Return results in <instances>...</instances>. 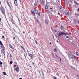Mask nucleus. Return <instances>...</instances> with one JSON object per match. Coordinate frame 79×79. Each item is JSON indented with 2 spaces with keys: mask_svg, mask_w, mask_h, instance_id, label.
<instances>
[{
  "mask_svg": "<svg viewBox=\"0 0 79 79\" xmlns=\"http://www.w3.org/2000/svg\"><path fill=\"white\" fill-rule=\"evenodd\" d=\"M57 42H58H58H59V41L58 40H57Z\"/></svg>",
  "mask_w": 79,
  "mask_h": 79,
  "instance_id": "55",
  "label": "nucleus"
},
{
  "mask_svg": "<svg viewBox=\"0 0 79 79\" xmlns=\"http://www.w3.org/2000/svg\"><path fill=\"white\" fill-rule=\"evenodd\" d=\"M68 55L69 56L70 58H73V55L71 53H69Z\"/></svg>",
  "mask_w": 79,
  "mask_h": 79,
  "instance_id": "3",
  "label": "nucleus"
},
{
  "mask_svg": "<svg viewBox=\"0 0 79 79\" xmlns=\"http://www.w3.org/2000/svg\"><path fill=\"white\" fill-rule=\"evenodd\" d=\"M2 53L3 54H4L5 56V50H2Z\"/></svg>",
  "mask_w": 79,
  "mask_h": 79,
  "instance_id": "12",
  "label": "nucleus"
},
{
  "mask_svg": "<svg viewBox=\"0 0 79 79\" xmlns=\"http://www.w3.org/2000/svg\"><path fill=\"white\" fill-rule=\"evenodd\" d=\"M35 20L37 23H39V20H38V19H35Z\"/></svg>",
  "mask_w": 79,
  "mask_h": 79,
  "instance_id": "24",
  "label": "nucleus"
},
{
  "mask_svg": "<svg viewBox=\"0 0 79 79\" xmlns=\"http://www.w3.org/2000/svg\"><path fill=\"white\" fill-rule=\"evenodd\" d=\"M52 55H53V53H52Z\"/></svg>",
  "mask_w": 79,
  "mask_h": 79,
  "instance_id": "62",
  "label": "nucleus"
},
{
  "mask_svg": "<svg viewBox=\"0 0 79 79\" xmlns=\"http://www.w3.org/2000/svg\"><path fill=\"white\" fill-rule=\"evenodd\" d=\"M70 1L71 2H73V0H70Z\"/></svg>",
  "mask_w": 79,
  "mask_h": 79,
  "instance_id": "39",
  "label": "nucleus"
},
{
  "mask_svg": "<svg viewBox=\"0 0 79 79\" xmlns=\"http://www.w3.org/2000/svg\"><path fill=\"white\" fill-rule=\"evenodd\" d=\"M53 79H57V78H56V77H53Z\"/></svg>",
  "mask_w": 79,
  "mask_h": 79,
  "instance_id": "33",
  "label": "nucleus"
},
{
  "mask_svg": "<svg viewBox=\"0 0 79 79\" xmlns=\"http://www.w3.org/2000/svg\"><path fill=\"white\" fill-rule=\"evenodd\" d=\"M77 11H79V8H78V10H77Z\"/></svg>",
  "mask_w": 79,
  "mask_h": 79,
  "instance_id": "51",
  "label": "nucleus"
},
{
  "mask_svg": "<svg viewBox=\"0 0 79 79\" xmlns=\"http://www.w3.org/2000/svg\"><path fill=\"white\" fill-rule=\"evenodd\" d=\"M65 14L66 15H69V13L68 12H66Z\"/></svg>",
  "mask_w": 79,
  "mask_h": 79,
  "instance_id": "22",
  "label": "nucleus"
},
{
  "mask_svg": "<svg viewBox=\"0 0 79 79\" xmlns=\"http://www.w3.org/2000/svg\"><path fill=\"white\" fill-rule=\"evenodd\" d=\"M15 2H17V0H15Z\"/></svg>",
  "mask_w": 79,
  "mask_h": 79,
  "instance_id": "48",
  "label": "nucleus"
},
{
  "mask_svg": "<svg viewBox=\"0 0 79 79\" xmlns=\"http://www.w3.org/2000/svg\"><path fill=\"white\" fill-rule=\"evenodd\" d=\"M7 4H8V6H9L10 8H11V6L10 5V4L9 3Z\"/></svg>",
  "mask_w": 79,
  "mask_h": 79,
  "instance_id": "29",
  "label": "nucleus"
},
{
  "mask_svg": "<svg viewBox=\"0 0 79 79\" xmlns=\"http://www.w3.org/2000/svg\"><path fill=\"white\" fill-rule=\"evenodd\" d=\"M48 5L46 4L45 6V9L46 10H48Z\"/></svg>",
  "mask_w": 79,
  "mask_h": 79,
  "instance_id": "11",
  "label": "nucleus"
},
{
  "mask_svg": "<svg viewBox=\"0 0 79 79\" xmlns=\"http://www.w3.org/2000/svg\"><path fill=\"white\" fill-rule=\"evenodd\" d=\"M1 48H2V50H4L5 49V47H4V46H1Z\"/></svg>",
  "mask_w": 79,
  "mask_h": 79,
  "instance_id": "20",
  "label": "nucleus"
},
{
  "mask_svg": "<svg viewBox=\"0 0 79 79\" xmlns=\"http://www.w3.org/2000/svg\"><path fill=\"white\" fill-rule=\"evenodd\" d=\"M14 3L15 5H16V6H18V3H17V2H15V1H14Z\"/></svg>",
  "mask_w": 79,
  "mask_h": 79,
  "instance_id": "18",
  "label": "nucleus"
},
{
  "mask_svg": "<svg viewBox=\"0 0 79 79\" xmlns=\"http://www.w3.org/2000/svg\"><path fill=\"white\" fill-rule=\"evenodd\" d=\"M60 61H61V59H60Z\"/></svg>",
  "mask_w": 79,
  "mask_h": 79,
  "instance_id": "52",
  "label": "nucleus"
},
{
  "mask_svg": "<svg viewBox=\"0 0 79 79\" xmlns=\"http://www.w3.org/2000/svg\"><path fill=\"white\" fill-rule=\"evenodd\" d=\"M20 2H22V1L21 0H19Z\"/></svg>",
  "mask_w": 79,
  "mask_h": 79,
  "instance_id": "53",
  "label": "nucleus"
},
{
  "mask_svg": "<svg viewBox=\"0 0 79 79\" xmlns=\"http://www.w3.org/2000/svg\"><path fill=\"white\" fill-rule=\"evenodd\" d=\"M63 11V8L62 6L60 7V11Z\"/></svg>",
  "mask_w": 79,
  "mask_h": 79,
  "instance_id": "4",
  "label": "nucleus"
},
{
  "mask_svg": "<svg viewBox=\"0 0 79 79\" xmlns=\"http://www.w3.org/2000/svg\"><path fill=\"white\" fill-rule=\"evenodd\" d=\"M29 56L31 57V59H33L32 58H33V57L32 56H33V55L31 54H29Z\"/></svg>",
  "mask_w": 79,
  "mask_h": 79,
  "instance_id": "6",
  "label": "nucleus"
},
{
  "mask_svg": "<svg viewBox=\"0 0 79 79\" xmlns=\"http://www.w3.org/2000/svg\"><path fill=\"white\" fill-rule=\"evenodd\" d=\"M2 38H5V36L4 35L2 36Z\"/></svg>",
  "mask_w": 79,
  "mask_h": 79,
  "instance_id": "37",
  "label": "nucleus"
},
{
  "mask_svg": "<svg viewBox=\"0 0 79 79\" xmlns=\"http://www.w3.org/2000/svg\"><path fill=\"white\" fill-rule=\"evenodd\" d=\"M60 28L61 30H63L64 29V27L62 25H61L60 27Z\"/></svg>",
  "mask_w": 79,
  "mask_h": 79,
  "instance_id": "5",
  "label": "nucleus"
},
{
  "mask_svg": "<svg viewBox=\"0 0 79 79\" xmlns=\"http://www.w3.org/2000/svg\"><path fill=\"white\" fill-rule=\"evenodd\" d=\"M78 23L79 24V20L78 21Z\"/></svg>",
  "mask_w": 79,
  "mask_h": 79,
  "instance_id": "64",
  "label": "nucleus"
},
{
  "mask_svg": "<svg viewBox=\"0 0 79 79\" xmlns=\"http://www.w3.org/2000/svg\"><path fill=\"white\" fill-rule=\"evenodd\" d=\"M30 68H32V67L31 66H30Z\"/></svg>",
  "mask_w": 79,
  "mask_h": 79,
  "instance_id": "61",
  "label": "nucleus"
},
{
  "mask_svg": "<svg viewBox=\"0 0 79 79\" xmlns=\"http://www.w3.org/2000/svg\"><path fill=\"white\" fill-rule=\"evenodd\" d=\"M16 65H14V67H16Z\"/></svg>",
  "mask_w": 79,
  "mask_h": 79,
  "instance_id": "40",
  "label": "nucleus"
},
{
  "mask_svg": "<svg viewBox=\"0 0 79 79\" xmlns=\"http://www.w3.org/2000/svg\"><path fill=\"white\" fill-rule=\"evenodd\" d=\"M23 34H25V32L24 31H23Z\"/></svg>",
  "mask_w": 79,
  "mask_h": 79,
  "instance_id": "50",
  "label": "nucleus"
},
{
  "mask_svg": "<svg viewBox=\"0 0 79 79\" xmlns=\"http://www.w3.org/2000/svg\"><path fill=\"white\" fill-rule=\"evenodd\" d=\"M12 63H13V61H11L10 62V64H12Z\"/></svg>",
  "mask_w": 79,
  "mask_h": 79,
  "instance_id": "31",
  "label": "nucleus"
},
{
  "mask_svg": "<svg viewBox=\"0 0 79 79\" xmlns=\"http://www.w3.org/2000/svg\"><path fill=\"white\" fill-rule=\"evenodd\" d=\"M31 13L33 15H34V16H35V13H34V11L31 10Z\"/></svg>",
  "mask_w": 79,
  "mask_h": 79,
  "instance_id": "15",
  "label": "nucleus"
},
{
  "mask_svg": "<svg viewBox=\"0 0 79 79\" xmlns=\"http://www.w3.org/2000/svg\"><path fill=\"white\" fill-rule=\"evenodd\" d=\"M34 11L36 14H37V13H38V10L37 9H35Z\"/></svg>",
  "mask_w": 79,
  "mask_h": 79,
  "instance_id": "9",
  "label": "nucleus"
},
{
  "mask_svg": "<svg viewBox=\"0 0 79 79\" xmlns=\"http://www.w3.org/2000/svg\"><path fill=\"white\" fill-rule=\"evenodd\" d=\"M27 52H28V53H29V51H28V50H27Z\"/></svg>",
  "mask_w": 79,
  "mask_h": 79,
  "instance_id": "60",
  "label": "nucleus"
},
{
  "mask_svg": "<svg viewBox=\"0 0 79 79\" xmlns=\"http://www.w3.org/2000/svg\"><path fill=\"white\" fill-rule=\"evenodd\" d=\"M1 21H2V19H1L0 18V22H1Z\"/></svg>",
  "mask_w": 79,
  "mask_h": 79,
  "instance_id": "43",
  "label": "nucleus"
},
{
  "mask_svg": "<svg viewBox=\"0 0 79 79\" xmlns=\"http://www.w3.org/2000/svg\"><path fill=\"white\" fill-rule=\"evenodd\" d=\"M74 3L75 4V5H79V3H77L76 1H74Z\"/></svg>",
  "mask_w": 79,
  "mask_h": 79,
  "instance_id": "13",
  "label": "nucleus"
},
{
  "mask_svg": "<svg viewBox=\"0 0 79 79\" xmlns=\"http://www.w3.org/2000/svg\"><path fill=\"white\" fill-rule=\"evenodd\" d=\"M74 70H75V71H76L77 69L76 68L74 67L73 66L71 67Z\"/></svg>",
  "mask_w": 79,
  "mask_h": 79,
  "instance_id": "19",
  "label": "nucleus"
},
{
  "mask_svg": "<svg viewBox=\"0 0 79 79\" xmlns=\"http://www.w3.org/2000/svg\"><path fill=\"white\" fill-rule=\"evenodd\" d=\"M19 79H23V78H19Z\"/></svg>",
  "mask_w": 79,
  "mask_h": 79,
  "instance_id": "57",
  "label": "nucleus"
},
{
  "mask_svg": "<svg viewBox=\"0 0 79 79\" xmlns=\"http://www.w3.org/2000/svg\"><path fill=\"white\" fill-rule=\"evenodd\" d=\"M74 58H76V56H74Z\"/></svg>",
  "mask_w": 79,
  "mask_h": 79,
  "instance_id": "56",
  "label": "nucleus"
},
{
  "mask_svg": "<svg viewBox=\"0 0 79 79\" xmlns=\"http://www.w3.org/2000/svg\"><path fill=\"white\" fill-rule=\"evenodd\" d=\"M77 77H79V76H78V75H77Z\"/></svg>",
  "mask_w": 79,
  "mask_h": 79,
  "instance_id": "44",
  "label": "nucleus"
},
{
  "mask_svg": "<svg viewBox=\"0 0 79 79\" xmlns=\"http://www.w3.org/2000/svg\"><path fill=\"white\" fill-rule=\"evenodd\" d=\"M54 51V52H57V51L56 50V48H55Z\"/></svg>",
  "mask_w": 79,
  "mask_h": 79,
  "instance_id": "27",
  "label": "nucleus"
},
{
  "mask_svg": "<svg viewBox=\"0 0 79 79\" xmlns=\"http://www.w3.org/2000/svg\"><path fill=\"white\" fill-rule=\"evenodd\" d=\"M31 13L33 15H34V16H35V13H34V11L31 10Z\"/></svg>",
  "mask_w": 79,
  "mask_h": 79,
  "instance_id": "16",
  "label": "nucleus"
},
{
  "mask_svg": "<svg viewBox=\"0 0 79 79\" xmlns=\"http://www.w3.org/2000/svg\"><path fill=\"white\" fill-rule=\"evenodd\" d=\"M10 57H12V56H11V55H10Z\"/></svg>",
  "mask_w": 79,
  "mask_h": 79,
  "instance_id": "59",
  "label": "nucleus"
},
{
  "mask_svg": "<svg viewBox=\"0 0 79 79\" xmlns=\"http://www.w3.org/2000/svg\"><path fill=\"white\" fill-rule=\"evenodd\" d=\"M40 14H41L40 12L39 13L38 15H39V16H40Z\"/></svg>",
  "mask_w": 79,
  "mask_h": 79,
  "instance_id": "32",
  "label": "nucleus"
},
{
  "mask_svg": "<svg viewBox=\"0 0 79 79\" xmlns=\"http://www.w3.org/2000/svg\"><path fill=\"white\" fill-rule=\"evenodd\" d=\"M35 42L37 45H38V43H37V41H35Z\"/></svg>",
  "mask_w": 79,
  "mask_h": 79,
  "instance_id": "34",
  "label": "nucleus"
},
{
  "mask_svg": "<svg viewBox=\"0 0 79 79\" xmlns=\"http://www.w3.org/2000/svg\"><path fill=\"white\" fill-rule=\"evenodd\" d=\"M0 45H1V46H3V44H2V42L1 41H0Z\"/></svg>",
  "mask_w": 79,
  "mask_h": 79,
  "instance_id": "21",
  "label": "nucleus"
},
{
  "mask_svg": "<svg viewBox=\"0 0 79 79\" xmlns=\"http://www.w3.org/2000/svg\"><path fill=\"white\" fill-rule=\"evenodd\" d=\"M70 37H71V36L70 35H69V36L66 35L65 36V37L66 38V39H68L70 38Z\"/></svg>",
  "mask_w": 79,
  "mask_h": 79,
  "instance_id": "7",
  "label": "nucleus"
},
{
  "mask_svg": "<svg viewBox=\"0 0 79 79\" xmlns=\"http://www.w3.org/2000/svg\"><path fill=\"white\" fill-rule=\"evenodd\" d=\"M58 15H60V13L59 12H58Z\"/></svg>",
  "mask_w": 79,
  "mask_h": 79,
  "instance_id": "41",
  "label": "nucleus"
},
{
  "mask_svg": "<svg viewBox=\"0 0 79 79\" xmlns=\"http://www.w3.org/2000/svg\"><path fill=\"white\" fill-rule=\"evenodd\" d=\"M23 49V50L24 51V52L26 53V51L25 50V48H24V47H23L22 46H20Z\"/></svg>",
  "mask_w": 79,
  "mask_h": 79,
  "instance_id": "14",
  "label": "nucleus"
},
{
  "mask_svg": "<svg viewBox=\"0 0 79 79\" xmlns=\"http://www.w3.org/2000/svg\"><path fill=\"white\" fill-rule=\"evenodd\" d=\"M0 4L1 5H2V2L1 1H0Z\"/></svg>",
  "mask_w": 79,
  "mask_h": 79,
  "instance_id": "42",
  "label": "nucleus"
},
{
  "mask_svg": "<svg viewBox=\"0 0 79 79\" xmlns=\"http://www.w3.org/2000/svg\"><path fill=\"white\" fill-rule=\"evenodd\" d=\"M6 2L7 3V4H8V3H9V2H8V0H7Z\"/></svg>",
  "mask_w": 79,
  "mask_h": 79,
  "instance_id": "35",
  "label": "nucleus"
},
{
  "mask_svg": "<svg viewBox=\"0 0 79 79\" xmlns=\"http://www.w3.org/2000/svg\"><path fill=\"white\" fill-rule=\"evenodd\" d=\"M37 6V2H35L34 4V6Z\"/></svg>",
  "mask_w": 79,
  "mask_h": 79,
  "instance_id": "25",
  "label": "nucleus"
},
{
  "mask_svg": "<svg viewBox=\"0 0 79 79\" xmlns=\"http://www.w3.org/2000/svg\"><path fill=\"white\" fill-rule=\"evenodd\" d=\"M9 47H10L11 48H12L13 50H15V48H13V47H12V46H11V44L9 45Z\"/></svg>",
  "mask_w": 79,
  "mask_h": 79,
  "instance_id": "17",
  "label": "nucleus"
},
{
  "mask_svg": "<svg viewBox=\"0 0 79 79\" xmlns=\"http://www.w3.org/2000/svg\"><path fill=\"white\" fill-rule=\"evenodd\" d=\"M66 34H67L66 33L60 31L59 32L57 33L58 37H60V36H61V35H66Z\"/></svg>",
  "mask_w": 79,
  "mask_h": 79,
  "instance_id": "1",
  "label": "nucleus"
},
{
  "mask_svg": "<svg viewBox=\"0 0 79 79\" xmlns=\"http://www.w3.org/2000/svg\"><path fill=\"white\" fill-rule=\"evenodd\" d=\"M0 66V67H2V65H1Z\"/></svg>",
  "mask_w": 79,
  "mask_h": 79,
  "instance_id": "63",
  "label": "nucleus"
},
{
  "mask_svg": "<svg viewBox=\"0 0 79 79\" xmlns=\"http://www.w3.org/2000/svg\"><path fill=\"white\" fill-rule=\"evenodd\" d=\"M56 56L57 58H58V56H57V55H56Z\"/></svg>",
  "mask_w": 79,
  "mask_h": 79,
  "instance_id": "54",
  "label": "nucleus"
},
{
  "mask_svg": "<svg viewBox=\"0 0 79 79\" xmlns=\"http://www.w3.org/2000/svg\"><path fill=\"white\" fill-rule=\"evenodd\" d=\"M0 9L1 12L2 13V14H3V15H5V8L3 7L2 5H1Z\"/></svg>",
  "mask_w": 79,
  "mask_h": 79,
  "instance_id": "2",
  "label": "nucleus"
},
{
  "mask_svg": "<svg viewBox=\"0 0 79 79\" xmlns=\"http://www.w3.org/2000/svg\"><path fill=\"white\" fill-rule=\"evenodd\" d=\"M50 45H52V42H50Z\"/></svg>",
  "mask_w": 79,
  "mask_h": 79,
  "instance_id": "47",
  "label": "nucleus"
},
{
  "mask_svg": "<svg viewBox=\"0 0 79 79\" xmlns=\"http://www.w3.org/2000/svg\"><path fill=\"white\" fill-rule=\"evenodd\" d=\"M69 40H72V37L70 36V37L69 38Z\"/></svg>",
  "mask_w": 79,
  "mask_h": 79,
  "instance_id": "26",
  "label": "nucleus"
},
{
  "mask_svg": "<svg viewBox=\"0 0 79 79\" xmlns=\"http://www.w3.org/2000/svg\"><path fill=\"white\" fill-rule=\"evenodd\" d=\"M50 10H52V7H51L50 8Z\"/></svg>",
  "mask_w": 79,
  "mask_h": 79,
  "instance_id": "49",
  "label": "nucleus"
},
{
  "mask_svg": "<svg viewBox=\"0 0 79 79\" xmlns=\"http://www.w3.org/2000/svg\"><path fill=\"white\" fill-rule=\"evenodd\" d=\"M40 2L41 3V4H42V5H44V1L43 0H40Z\"/></svg>",
  "mask_w": 79,
  "mask_h": 79,
  "instance_id": "8",
  "label": "nucleus"
},
{
  "mask_svg": "<svg viewBox=\"0 0 79 79\" xmlns=\"http://www.w3.org/2000/svg\"><path fill=\"white\" fill-rule=\"evenodd\" d=\"M42 74H44V72H42Z\"/></svg>",
  "mask_w": 79,
  "mask_h": 79,
  "instance_id": "46",
  "label": "nucleus"
},
{
  "mask_svg": "<svg viewBox=\"0 0 79 79\" xmlns=\"http://www.w3.org/2000/svg\"><path fill=\"white\" fill-rule=\"evenodd\" d=\"M17 67L15 68L16 71H18L19 70V67H18V65H17Z\"/></svg>",
  "mask_w": 79,
  "mask_h": 79,
  "instance_id": "10",
  "label": "nucleus"
},
{
  "mask_svg": "<svg viewBox=\"0 0 79 79\" xmlns=\"http://www.w3.org/2000/svg\"><path fill=\"white\" fill-rule=\"evenodd\" d=\"M45 23L46 24H48V21L47 20H46L45 21Z\"/></svg>",
  "mask_w": 79,
  "mask_h": 79,
  "instance_id": "28",
  "label": "nucleus"
},
{
  "mask_svg": "<svg viewBox=\"0 0 79 79\" xmlns=\"http://www.w3.org/2000/svg\"><path fill=\"white\" fill-rule=\"evenodd\" d=\"M3 74H4V76H6V72H3Z\"/></svg>",
  "mask_w": 79,
  "mask_h": 79,
  "instance_id": "23",
  "label": "nucleus"
},
{
  "mask_svg": "<svg viewBox=\"0 0 79 79\" xmlns=\"http://www.w3.org/2000/svg\"><path fill=\"white\" fill-rule=\"evenodd\" d=\"M76 55H77V56H78V54H79V53H78V52H76Z\"/></svg>",
  "mask_w": 79,
  "mask_h": 79,
  "instance_id": "30",
  "label": "nucleus"
},
{
  "mask_svg": "<svg viewBox=\"0 0 79 79\" xmlns=\"http://www.w3.org/2000/svg\"><path fill=\"white\" fill-rule=\"evenodd\" d=\"M63 31H64H64H65V30H63Z\"/></svg>",
  "mask_w": 79,
  "mask_h": 79,
  "instance_id": "58",
  "label": "nucleus"
},
{
  "mask_svg": "<svg viewBox=\"0 0 79 79\" xmlns=\"http://www.w3.org/2000/svg\"><path fill=\"white\" fill-rule=\"evenodd\" d=\"M3 64V62H0V64Z\"/></svg>",
  "mask_w": 79,
  "mask_h": 79,
  "instance_id": "36",
  "label": "nucleus"
},
{
  "mask_svg": "<svg viewBox=\"0 0 79 79\" xmlns=\"http://www.w3.org/2000/svg\"><path fill=\"white\" fill-rule=\"evenodd\" d=\"M15 37H13V39H14V40H15Z\"/></svg>",
  "mask_w": 79,
  "mask_h": 79,
  "instance_id": "38",
  "label": "nucleus"
},
{
  "mask_svg": "<svg viewBox=\"0 0 79 79\" xmlns=\"http://www.w3.org/2000/svg\"><path fill=\"white\" fill-rule=\"evenodd\" d=\"M11 21L12 23L13 24V20H11Z\"/></svg>",
  "mask_w": 79,
  "mask_h": 79,
  "instance_id": "45",
  "label": "nucleus"
}]
</instances>
